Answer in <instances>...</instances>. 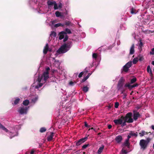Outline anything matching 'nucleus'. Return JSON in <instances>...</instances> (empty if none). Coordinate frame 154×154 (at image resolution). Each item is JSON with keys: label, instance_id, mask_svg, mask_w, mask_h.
<instances>
[{"label": "nucleus", "instance_id": "f704fd0d", "mask_svg": "<svg viewBox=\"0 0 154 154\" xmlns=\"http://www.w3.org/2000/svg\"><path fill=\"white\" fill-rule=\"evenodd\" d=\"M124 121L123 122H122V127L125 126L126 125V122H128V120L126 119H124Z\"/></svg>", "mask_w": 154, "mask_h": 154}, {"label": "nucleus", "instance_id": "864d4df0", "mask_svg": "<svg viewBox=\"0 0 154 154\" xmlns=\"http://www.w3.org/2000/svg\"><path fill=\"white\" fill-rule=\"evenodd\" d=\"M85 126L86 127H87L88 128H89L90 127V125H88L86 122H85Z\"/></svg>", "mask_w": 154, "mask_h": 154}, {"label": "nucleus", "instance_id": "c756f323", "mask_svg": "<svg viewBox=\"0 0 154 154\" xmlns=\"http://www.w3.org/2000/svg\"><path fill=\"white\" fill-rule=\"evenodd\" d=\"M64 25H66L67 26H72V23L70 21H66L65 22Z\"/></svg>", "mask_w": 154, "mask_h": 154}, {"label": "nucleus", "instance_id": "6e6d98bb", "mask_svg": "<svg viewBox=\"0 0 154 154\" xmlns=\"http://www.w3.org/2000/svg\"><path fill=\"white\" fill-rule=\"evenodd\" d=\"M62 4L61 3H60L58 5L59 8H62Z\"/></svg>", "mask_w": 154, "mask_h": 154}, {"label": "nucleus", "instance_id": "cd10ccee", "mask_svg": "<svg viewBox=\"0 0 154 154\" xmlns=\"http://www.w3.org/2000/svg\"><path fill=\"white\" fill-rule=\"evenodd\" d=\"M132 61H129L125 65L128 67V68L130 67L132 65Z\"/></svg>", "mask_w": 154, "mask_h": 154}, {"label": "nucleus", "instance_id": "ddd939ff", "mask_svg": "<svg viewBox=\"0 0 154 154\" xmlns=\"http://www.w3.org/2000/svg\"><path fill=\"white\" fill-rule=\"evenodd\" d=\"M54 133L51 132L50 135L47 137V140L48 141H50L52 140L53 136L54 135Z\"/></svg>", "mask_w": 154, "mask_h": 154}, {"label": "nucleus", "instance_id": "bf43d9fd", "mask_svg": "<svg viewBox=\"0 0 154 154\" xmlns=\"http://www.w3.org/2000/svg\"><path fill=\"white\" fill-rule=\"evenodd\" d=\"M112 127V126L110 125H108V129H110Z\"/></svg>", "mask_w": 154, "mask_h": 154}, {"label": "nucleus", "instance_id": "f8f14e48", "mask_svg": "<svg viewBox=\"0 0 154 154\" xmlns=\"http://www.w3.org/2000/svg\"><path fill=\"white\" fill-rule=\"evenodd\" d=\"M48 43H47L45 46V47L43 49V53L45 54H46L48 51Z\"/></svg>", "mask_w": 154, "mask_h": 154}, {"label": "nucleus", "instance_id": "7ed1b4c3", "mask_svg": "<svg viewBox=\"0 0 154 154\" xmlns=\"http://www.w3.org/2000/svg\"><path fill=\"white\" fill-rule=\"evenodd\" d=\"M29 108V106L24 107L23 106L19 108L18 112L21 115L26 114Z\"/></svg>", "mask_w": 154, "mask_h": 154}, {"label": "nucleus", "instance_id": "052dcab7", "mask_svg": "<svg viewBox=\"0 0 154 154\" xmlns=\"http://www.w3.org/2000/svg\"><path fill=\"white\" fill-rule=\"evenodd\" d=\"M34 152H35V151L33 149H32L31 150V151L30 152V154H33Z\"/></svg>", "mask_w": 154, "mask_h": 154}, {"label": "nucleus", "instance_id": "5701e85b", "mask_svg": "<svg viewBox=\"0 0 154 154\" xmlns=\"http://www.w3.org/2000/svg\"><path fill=\"white\" fill-rule=\"evenodd\" d=\"M29 103V102L28 100H26L23 101V104L25 106H27L28 105Z\"/></svg>", "mask_w": 154, "mask_h": 154}, {"label": "nucleus", "instance_id": "680f3d73", "mask_svg": "<svg viewBox=\"0 0 154 154\" xmlns=\"http://www.w3.org/2000/svg\"><path fill=\"white\" fill-rule=\"evenodd\" d=\"M86 79L84 78L82 79V82H85L86 80Z\"/></svg>", "mask_w": 154, "mask_h": 154}, {"label": "nucleus", "instance_id": "f03ea898", "mask_svg": "<svg viewBox=\"0 0 154 154\" xmlns=\"http://www.w3.org/2000/svg\"><path fill=\"white\" fill-rule=\"evenodd\" d=\"M132 115V113L131 112H129L127 113L125 117H124L123 116H122L121 117V118L122 119H126L127 120L128 119V123H132L133 122V119L131 118V116Z\"/></svg>", "mask_w": 154, "mask_h": 154}, {"label": "nucleus", "instance_id": "bb28decb", "mask_svg": "<svg viewBox=\"0 0 154 154\" xmlns=\"http://www.w3.org/2000/svg\"><path fill=\"white\" fill-rule=\"evenodd\" d=\"M131 13L132 14H135L137 13L135 9L132 8L131 9Z\"/></svg>", "mask_w": 154, "mask_h": 154}, {"label": "nucleus", "instance_id": "9d476101", "mask_svg": "<svg viewBox=\"0 0 154 154\" xmlns=\"http://www.w3.org/2000/svg\"><path fill=\"white\" fill-rule=\"evenodd\" d=\"M66 34V33L64 31H62L59 33V39L61 40L64 38V34Z\"/></svg>", "mask_w": 154, "mask_h": 154}, {"label": "nucleus", "instance_id": "0eeeda50", "mask_svg": "<svg viewBox=\"0 0 154 154\" xmlns=\"http://www.w3.org/2000/svg\"><path fill=\"white\" fill-rule=\"evenodd\" d=\"M123 119H122L121 118V119L114 120L113 122L116 125H121L122 124Z\"/></svg>", "mask_w": 154, "mask_h": 154}, {"label": "nucleus", "instance_id": "13d9d810", "mask_svg": "<svg viewBox=\"0 0 154 154\" xmlns=\"http://www.w3.org/2000/svg\"><path fill=\"white\" fill-rule=\"evenodd\" d=\"M66 10V11L64 12L63 13V14H64V15H66L68 14V12L67 11H66V9L65 10Z\"/></svg>", "mask_w": 154, "mask_h": 154}, {"label": "nucleus", "instance_id": "f257e3e1", "mask_svg": "<svg viewBox=\"0 0 154 154\" xmlns=\"http://www.w3.org/2000/svg\"><path fill=\"white\" fill-rule=\"evenodd\" d=\"M139 145L140 146V149L144 150L146 149L148 144L145 140L141 139L140 141Z\"/></svg>", "mask_w": 154, "mask_h": 154}, {"label": "nucleus", "instance_id": "20e7f679", "mask_svg": "<svg viewBox=\"0 0 154 154\" xmlns=\"http://www.w3.org/2000/svg\"><path fill=\"white\" fill-rule=\"evenodd\" d=\"M66 45H62L57 51V52L59 53H63L66 52Z\"/></svg>", "mask_w": 154, "mask_h": 154}, {"label": "nucleus", "instance_id": "b1692460", "mask_svg": "<svg viewBox=\"0 0 154 154\" xmlns=\"http://www.w3.org/2000/svg\"><path fill=\"white\" fill-rule=\"evenodd\" d=\"M55 14L56 16L57 17H59L63 16V15L61 14V13L58 11H56L55 13Z\"/></svg>", "mask_w": 154, "mask_h": 154}, {"label": "nucleus", "instance_id": "37998d69", "mask_svg": "<svg viewBox=\"0 0 154 154\" xmlns=\"http://www.w3.org/2000/svg\"><path fill=\"white\" fill-rule=\"evenodd\" d=\"M93 57L95 59H96L97 57V55L96 53H93L92 55Z\"/></svg>", "mask_w": 154, "mask_h": 154}, {"label": "nucleus", "instance_id": "ea45409f", "mask_svg": "<svg viewBox=\"0 0 154 154\" xmlns=\"http://www.w3.org/2000/svg\"><path fill=\"white\" fill-rule=\"evenodd\" d=\"M139 46L140 47V49L142 48V47L143 46V44L141 40H140V43L139 44Z\"/></svg>", "mask_w": 154, "mask_h": 154}, {"label": "nucleus", "instance_id": "f3484780", "mask_svg": "<svg viewBox=\"0 0 154 154\" xmlns=\"http://www.w3.org/2000/svg\"><path fill=\"white\" fill-rule=\"evenodd\" d=\"M129 135L131 136H134L136 137H137L138 136L137 132L135 133L134 131H130Z\"/></svg>", "mask_w": 154, "mask_h": 154}, {"label": "nucleus", "instance_id": "774afa93", "mask_svg": "<svg viewBox=\"0 0 154 154\" xmlns=\"http://www.w3.org/2000/svg\"><path fill=\"white\" fill-rule=\"evenodd\" d=\"M151 128L153 129V130H154V125H152L151 126Z\"/></svg>", "mask_w": 154, "mask_h": 154}, {"label": "nucleus", "instance_id": "473e14b6", "mask_svg": "<svg viewBox=\"0 0 154 154\" xmlns=\"http://www.w3.org/2000/svg\"><path fill=\"white\" fill-rule=\"evenodd\" d=\"M43 85V83H39L38 85L36 86L35 88L36 89H38L39 88L42 87Z\"/></svg>", "mask_w": 154, "mask_h": 154}, {"label": "nucleus", "instance_id": "393cba45", "mask_svg": "<svg viewBox=\"0 0 154 154\" xmlns=\"http://www.w3.org/2000/svg\"><path fill=\"white\" fill-rule=\"evenodd\" d=\"M124 146H127L128 148H129V146L130 145V143L129 142H127L125 141L123 144Z\"/></svg>", "mask_w": 154, "mask_h": 154}, {"label": "nucleus", "instance_id": "423d86ee", "mask_svg": "<svg viewBox=\"0 0 154 154\" xmlns=\"http://www.w3.org/2000/svg\"><path fill=\"white\" fill-rule=\"evenodd\" d=\"M124 81V79L122 77L119 80L117 85L119 89H120L123 86Z\"/></svg>", "mask_w": 154, "mask_h": 154}, {"label": "nucleus", "instance_id": "603ef678", "mask_svg": "<svg viewBox=\"0 0 154 154\" xmlns=\"http://www.w3.org/2000/svg\"><path fill=\"white\" fill-rule=\"evenodd\" d=\"M3 130H4L6 132H8V130L6 128H5L4 126L3 127V128L2 129Z\"/></svg>", "mask_w": 154, "mask_h": 154}, {"label": "nucleus", "instance_id": "49530a36", "mask_svg": "<svg viewBox=\"0 0 154 154\" xmlns=\"http://www.w3.org/2000/svg\"><path fill=\"white\" fill-rule=\"evenodd\" d=\"M68 35H66L64 38L63 39V41L64 42H66L68 40Z\"/></svg>", "mask_w": 154, "mask_h": 154}, {"label": "nucleus", "instance_id": "9b49d317", "mask_svg": "<svg viewBox=\"0 0 154 154\" xmlns=\"http://www.w3.org/2000/svg\"><path fill=\"white\" fill-rule=\"evenodd\" d=\"M140 116V114L138 112L136 113H134L133 115L134 119L136 121Z\"/></svg>", "mask_w": 154, "mask_h": 154}, {"label": "nucleus", "instance_id": "a878e982", "mask_svg": "<svg viewBox=\"0 0 154 154\" xmlns=\"http://www.w3.org/2000/svg\"><path fill=\"white\" fill-rule=\"evenodd\" d=\"M64 24H62L61 23H58L56 24L54 26L55 27H57L60 26H61L62 27H64Z\"/></svg>", "mask_w": 154, "mask_h": 154}, {"label": "nucleus", "instance_id": "72a5a7b5", "mask_svg": "<svg viewBox=\"0 0 154 154\" xmlns=\"http://www.w3.org/2000/svg\"><path fill=\"white\" fill-rule=\"evenodd\" d=\"M57 35L56 33L54 31H51L50 36H53L54 37H56Z\"/></svg>", "mask_w": 154, "mask_h": 154}, {"label": "nucleus", "instance_id": "338daca9", "mask_svg": "<svg viewBox=\"0 0 154 154\" xmlns=\"http://www.w3.org/2000/svg\"><path fill=\"white\" fill-rule=\"evenodd\" d=\"M90 76L88 75L86 77H85V78L87 80Z\"/></svg>", "mask_w": 154, "mask_h": 154}, {"label": "nucleus", "instance_id": "c9c22d12", "mask_svg": "<svg viewBox=\"0 0 154 154\" xmlns=\"http://www.w3.org/2000/svg\"><path fill=\"white\" fill-rule=\"evenodd\" d=\"M137 58H138V60L140 61H143L144 59L143 57L141 55H139Z\"/></svg>", "mask_w": 154, "mask_h": 154}, {"label": "nucleus", "instance_id": "58836bf2", "mask_svg": "<svg viewBox=\"0 0 154 154\" xmlns=\"http://www.w3.org/2000/svg\"><path fill=\"white\" fill-rule=\"evenodd\" d=\"M71 42H69L66 44H64V45H66V47L67 48H70V46L71 44Z\"/></svg>", "mask_w": 154, "mask_h": 154}, {"label": "nucleus", "instance_id": "7c9ffc66", "mask_svg": "<svg viewBox=\"0 0 154 154\" xmlns=\"http://www.w3.org/2000/svg\"><path fill=\"white\" fill-rule=\"evenodd\" d=\"M138 61V58L137 57H136L133 59L132 61V63L134 64H136Z\"/></svg>", "mask_w": 154, "mask_h": 154}, {"label": "nucleus", "instance_id": "2f4dec72", "mask_svg": "<svg viewBox=\"0 0 154 154\" xmlns=\"http://www.w3.org/2000/svg\"><path fill=\"white\" fill-rule=\"evenodd\" d=\"M88 72V71H85V72H80L79 75H78V77L79 78H81V77L82 75H83V74L85 73V74L87 72Z\"/></svg>", "mask_w": 154, "mask_h": 154}, {"label": "nucleus", "instance_id": "3c124183", "mask_svg": "<svg viewBox=\"0 0 154 154\" xmlns=\"http://www.w3.org/2000/svg\"><path fill=\"white\" fill-rule=\"evenodd\" d=\"M121 151L122 153L126 154L127 152L126 150L124 149L123 148L122 149Z\"/></svg>", "mask_w": 154, "mask_h": 154}, {"label": "nucleus", "instance_id": "aec40b11", "mask_svg": "<svg viewBox=\"0 0 154 154\" xmlns=\"http://www.w3.org/2000/svg\"><path fill=\"white\" fill-rule=\"evenodd\" d=\"M82 90L84 92H87L89 90V88L87 86H84L83 87Z\"/></svg>", "mask_w": 154, "mask_h": 154}, {"label": "nucleus", "instance_id": "8fccbe9b", "mask_svg": "<svg viewBox=\"0 0 154 154\" xmlns=\"http://www.w3.org/2000/svg\"><path fill=\"white\" fill-rule=\"evenodd\" d=\"M42 77H38L37 79V80L38 82L39 83H40L41 82L42 78Z\"/></svg>", "mask_w": 154, "mask_h": 154}, {"label": "nucleus", "instance_id": "09e8293b", "mask_svg": "<svg viewBox=\"0 0 154 154\" xmlns=\"http://www.w3.org/2000/svg\"><path fill=\"white\" fill-rule=\"evenodd\" d=\"M151 140V139L150 138H147L146 140H145L146 141V142H147V143L148 144H149V142H150V141Z\"/></svg>", "mask_w": 154, "mask_h": 154}, {"label": "nucleus", "instance_id": "e2e57ef3", "mask_svg": "<svg viewBox=\"0 0 154 154\" xmlns=\"http://www.w3.org/2000/svg\"><path fill=\"white\" fill-rule=\"evenodd\" d=\"M4 127L1 123H0V128L2 129Z\"/></svg>", "mask_w": 154, "mask_h": 154}, {"label": "nucleus", "instance_id": "4be33fe9", "mask_svg": "<svg viewBox=\"0 0 154 154\" xmlns=\"http://www.w3.org/2000/svg\"><path fill=\"white\" fill-rule=\"evenodd\" d=\"M20 100V99L19 98H16L14 101V103H13V104L14 105H16L17 104L19 103Z\"/></svg>", "mask_w": 154, "mask_h": 154}, {"label": "nucleus", "instance_id": "69168bd1", "mask_svg": "<svg viewBox=\"0 0 154 154\" xmlns=\"http://www.w3.org/2000/svg\"><path fill=\"white\" fill-rule=\"evenodd\" d=\"M90 76L88 75L86 77H85V78L87 80Z\"/></svg>", "mask_w": 154, "mask_h": 154}, {"label": "nucleus", "instance_id": "5fc2aeb1", "mask_svg": "<svg viewBox=\"0 0 154 154\" xmlns=\"http://www.w3.org/2000/svg\"><path fill=\"white\" fill-rule=\"evenodd\" d=\"M50 68L49 67H48L46 69V71L45 72H49V71L50 70Z\"/></svg>", "mask_w": 154, "mask_h": 154}, {"label": "nucleus", "instance_id": "412c9836", "mask_svg": "<svg viewBox=\"0 0 154 154\" xmlns=\"http://www.w3.org/2000/svg\"><path fill=\"white\" fill-rule=\"evenodd\" d=\"M129 68L128 67H127L125 65L123 67V68L122 69V71H124L125 72H127L129 70Z\"/></svg>", "mask_w": 154, "mask_h": 154}, {"label": "nucleus", "instance_id": "e433bc0d", "mask_svg": "<svg viewBox=\"0 0 154 154\" xmlns=\"http://www.w3.org/2000/svg\"><path fill=\"white\" fill-rule=\"evenodd\" d=\"M54 4V1H53V2H52L50 0H49L47 2V4L48 5H51Z\"/></svg>", "mask_w": 154, "mask_h": 154}, {"label": "nucleus", "instance_id": "6ab92c4d", "mask_svg": "<svg viewBox=\"0 0 154 154\" xmlns=\"http://www.w3.org/2000/svg\"><path fill=\"white\" fill-rule=\"evenodd\" d=\"M124 87H127L128 88V89H132L133 88V85H131L129 83H126Z\"/></svg>", "mask_w": 154, "mask_h": 154}, {"label": "nucleus", "instance_id": "39448f33", "mask_svg": "<svg viewBox=\"0 0 154 154\" xmlns=\"http://www.w3.org/2000/svg\"><path fill=\"white\" fill-rule=\"evenodd\" d=\"M88 137H86L80 139L76 142V146H79L81 145L82 143L86 141Z\"/></svg>", "mask_w": 154, "mask_h": 154}, {"label": "nucleus", "instance_id": "0e129e2a", "mask_svg": "<svg viewBox=\"0 0 154 154\" xmlns=\"http://www.w3.org/2000/svg\"><path fill=\"white\" fill-rule=\"evenodd\" d=\"M69 84L70 85H72L73 84V82L72 81H71L69 82Z\"/></svg>", "mask_w": 154, "mask_h": 154}, {"label": "nucleus", "instance_id": "4c0bfd02", "mask_svg": "<svg viewBox=\"0 0 154 154\" xmlns=\"http://www.w3.org/2000/svg\"><path fill=\"white\" fill-rule=\"evenodd\" d=\"M46 130V129L45 128H41L40 130V132L41 133H43L45 132Z\"/></svg>", "mask_w": 154, "mask_h": 154}, {"label": "nucleus", "instance_id": "79ce46f5", "mask_svg": "<svg viewBox=\"0 0 154 154\" xmlns=\"http://www.w3.org/2000/svg\"><path fill=\"white\" fill-rule=\"evenodd\" d=\"M54 8L55 10H57L58 9V7L57 5V4H56V2L55 1H54Z\"/></svg>", "mask_w": 154, "mask_h": 154}, {"label": "nucleus", "instance_id": "4d7b16f0", "mask_svg": "<svg viewBox=\"0 0 154 154\" xmlns=\"http://www.w3.org/2000/svg\"><path fill=\"white\" fill-rule=\"evenodd\" d=\"M139 85L137 83H136L133 85V87L134 88L135 87H137Z\"/></svg>", "mask_w": 154, "mask_h": 154}, {"label": "nucleus", "instance_id": "c85d7f7f", "mask_svg": "<svg viewBox=\"0 0 154 154\" xmlns=\"http://www.w3.org/2000/svg\"><path fill=\"white\" fill-rule=\"evenodd\" d=\"M137 79L136 77H134L131 80L130 83L131 84L135 83L137 81Z\"/></svg>", "mask_w": 154, "mask_h": 154}, {"label": "nucleus", "instance_id": "de8ad7c7", "mask_svg": "<svg viewBox=\"0 0 154 154\" xmlns=\"http://www.w3.org/2000/svg\"><path fill=\"white\" fill-rule=\"evenodd\" d=\"M89 146L88 144H85L82 146V148L83 149H86Z\"/></svg>", "mask_w": 154, "mask_h": 154}, {"label": "nucleus", "instance_id": "a19ab883", "mask_svg": "<svg viewBox=\"0 0 154 154\" xmlns=\"http://www.w3.org/2000/svg\"><path fill=\"white\" fill-rule=\"evenodd\" d=\"M65 32L66 33V34L67 33L71 34V33L70 30L68 28L66 29Z\"/></svg>", "mask_w": 154, "mask_h": 154}, {"label": "nucleus", "instance_id": "2eb2a0df", "mask_svg": "<svg viewBox=\"0 0 154 154\" xmlns=\"http://www.w3.org/2000/svg\"><path fill=\"white\" fill-rule=\"evenodd\" d=\"M147 71L150 74V76H153V74L152 73V71L151 69L150 68V66L149 65H148L147 66Z\"/></svg>", "mask_w": 154, "mask_h": 154}, {"label": "nucleus", "instance_id": "dca6fc26", "mask_svg": "<svg viewBox=\"0 0 154 154\" xmlns=\"http://www.w3.org/2000/svg\"><path fill=\"white\" fill-rule=\"evenodd\" d=\"M149 133V132H146L142 130L139 133V134L140 137H142L145 134H148Z\"/></svg>", "mask_w": 154, "mask_h": 154}, {"label": "nucleus", "instance_id": "4468645a", "mask_svg": "<svg viewBox=\"0 0 154 154\" xmlns=\"http://www.w3.org/2000/svg\"><path fill=\"white\" fill-rule=\"evenodd\" d=\"M134 44H133L131 45V47L130 49V54H133L134 53Z\"/></svg>", "mask_w": 154, "mask_h": 154}, {"label": "nucleus", "instance_id": "a18cd8bd", "mask_svg": "<svg viewBox=\"0 0 154 154\" xmlns=\"http://www.w3.org/2000/svg\"><path fill=\"white\" fill-rule=\"evenodd\" d=\"M150 54L154 55V48H153L151 49V51L149 52Z\"/></svg>", "mask_w": 154, "mask_h": 154}, {"label": "nucleus", "instance_id": "a211bd4d", "mask_svg": "<svg viewBox=\"0 0 154 154\" xmlns=\"http://www.w3.org/2000/svg\"><path fill=\"white\" fill-rule=\"evenodd\" d=\"M104 146L103 145H102V146L99 148L97 151V153L98 154H100L101 152H102L104 149Z\"/></svg>", "mask_w": 154, "mask_h": 154}, {"label": "nucleus", "instance_id": "c03bdc74", "mask_svg": "<svg viewBox=\"0 0 154 154\" xmlns=\"http://www.w3.org/2000/svg\"><path fill=\"white\" fill-rule=\"evenodd\" d=\"M119 105V103L118 102H116L115 103V108H117L118 107Z\"/></svg>", "mask_w": 154, "mask_h": 154}, {"label": "nucleus", "instance_id": "1a4fd4ad", "mask_svg": "<svg viewBox=\"0 0 154 154\" xmlns=\"http://www.w3.org/2000/svg\"><path fill=\"white\" fill-rule=\"evenodd\" d=\"M122 137L121 136L119 135L116 137L115 140L117 143H120L122 141Z\"/></svg>", "mask_w": 154, "mask_h": 154}, {"label": "nucleus", "instance_id": "6e6552de", "mask_svg": "<svg viewBox=\"0 0 154 154\" xmlns=\"http://www.w3.org/2000/svg\"><path fill=\"white\" fill-rule=\"evenodd\" d=\"M42 77L43 78L44 80L46 82L49 78V72H44L42 76Z\"/></svg>", "mask_w": 154, "mask_h": 154}]
</instances>
